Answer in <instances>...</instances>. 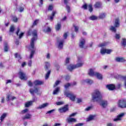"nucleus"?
Returning <instances> with one entry per match:
<instances>
[{
	"label": "nucleus",
	"mask_w": 126,
	"mask_h": 126,
	"mask_svg": "<svg viewBox=\"0 0 126 126\" xmlns=\"http://www.w3.org/2000/svg\"><path fill=\"white\" fill-rule=\"evenodd\" d=\"M84 64V61L82 60V58L81 57H78V62L77 64L75 65L70 64L68 66L67 68L70 71H71L72 70H73V69H75V68H78V67L83 66Z\"/></svg>",
	"instance_id": "nucleus-1"
},
{
	"label": "nucleus",
	"mask_w": 126,
	"mask_h": 126,
	"mask_svg": "<svg viewBox=\"0 0 126 126\" xmlns=\"http://www.w3.org/2000/svg\"><path fill=\"white\" fill-rule=\"evenodd\" d=\"M33 37L31 39V48L32 49V51L31 52L30 59H32L33 58V56H34V54H35V50H34V42L36 41L37 39V31L34 30L32 32Z\"/></svg>",
	"instance_id": "nucleus-2"
},
{
	"label": "nucleus",
	"mask_w": 126,
	"mask_h": 126,
	"mask_svg": "<svg viewBox=\"0 0 126 126\" xmlns=\"http://www.w3.org/2000/svg\"><path fill=\"white\" fill-rule=\"evenodd\" d=\"M92 97L94 102H99L102 100V94L100 90L96 89L93 93Z\"/></svg>",
	"instance_id": "nucleus-3"
},
{
	"label": "nucleus",
	"mask_w": 126,
	"mask_h": 126,
	"mask_svg": "<svg viewBox=\"0 0 126 126\" xmlns=\"http://www.w3.org/2000/svg\"><path fill=\"white\" fill-rule=\"evenodd\" d=\"M64 94L66 97H68L73 102L75 101V98H76V95L75 94L69 92V91H65L64 93Z\"/></svg>",
	"instance_id": "nucleus-4"
},
{
	"label": "nucleus",
	"mask_w": 126,
	"mask_h": 126,
	"mask_svg": "<svg viewBox=\"0 0 126 126\" xmlns=\"http://www.w3.org/2000/svg\"><path fill=\"white\" fill-rule=\"evenodd\" d=\"M118 106L119 108H121L124 109V108H126V99L123 98L118 101Z\"/></svg>",
	"instance_id": "nucleus-5"
},
{
	"label": "nucleus",
	"mask_w": 126,
	"mask_h": 126,
	"mask_svg": "<svg viewBox=\"0 0 126 126\" xmlns=\"http://www.w3.org/2000/svg\"><path fill=\"white\" fill-rule=\"evenodd\" d=\"M76 115V113H74L70 114L69 116V117L66 119V121L67 122V123H68L69 124H71V123H76V119L71 118V117H74V116H75Z\"/></svg>",
	"instance_id": "nucleus-6"
},
{
	"label": "nucleus",
	"mask_w": 126,
	"mask_h": 126,
	"mask_svg": "<svg viewBox=\"0 0 126 126\" xmlns=\"http://www.w3.org/2000/svg\"><path fill=\"white\" fill-rule=\"evenodd\" d=\"M112 52H113V50L106 49L104 48H102L100 51V54H101V55H105V54H107V55H110V54H111Z\"/></svg>",
	"instance_id": "nucleus-7"
},
{
	"label": "nucleus",
	"mask_w": 126,
	"mask_h": 126,
	"mask_svg": "<svg viewBox=\"0 0 126 126\" xmlns=\"http://www.w3.org/2000/svg\"><path fill=\"white\" fill-rule=\"evenodd\" d=\"M19 76L20 79L22 80H27V76L26 74L24 73L22 70H20L19 72Z\"/></svg>",
	"instance_id": "nucleus-8"
},
{
	"label": "nucleus",
	"mask_w": 126,
	"mask_h": 126,
	"mask_svg": "<svg viewBox=\"0 0 126 126\" xmlns=\"http://www.w3.org/2000/svg\"><path fill=\"white\" fill-rule=\"evenodd\" d=\"M99 104H100V105L101 106V107H102V108H107L109 103L108 102V101H107V100L101 99L99 101Z\"/></svg>",
	"instance_id": "nucleus-9"
},
{
	"label": "nucleus",
	"mask_w": 126,
	"mask_h": 126,
	"mask_svg": "<svg viewBox=\"0 0 126 126\" xmlns=\"http://www.w3.org/2000/svg\"><path fill=\"white\" fill-rule=\"evenodd\" d=\"M30 92L32 94V95H33V96H34V93H36V94H37V95L41 94V92L39 91V89H38L37 88H35L34 90L31 89L30 90Z\"/></svg>",
	"instance_id": "nucleus-10"
},
{
	"label": "nucleus",
	"mask_w": 126,
	"mask_h": 126,
	"mask_svg": "<svg viewBox=\"0 0 126 126\" xmlns=\"http://www.w3.org/2000/svg\"><path fill=\"white\" fill-rule=\"evenodd\" d=\"M67 111H68V107L67 105L59 109V112L60 113H65V112H67Z\"/></svg>",
	"instance_id": "nucleus-11"
},
{
	"label": "nucleus",
	"mask_w": 126,
	"mask_h": 126,
	"mask_svg": "<svg viewBox=\"0 0 126 126\" xmlns=\"http://www.w3.org/2000/svg\"><path fill=\"white\" fill-rule=\"evenodd\" d=\"M87 7L89 8V11H90V12H92V11H93V8H92V4H90L87 6V5L85 4L82 6V8H84V9H87Z\"/></svg>",
	"instance_id": "nucleus-12"
},
{
	"label": "nucleus",
	"mask_w": 126,
	"mask_h": 126,
	"mask_svg": "<svg viewBox=\"0 0 126 126\" xmlns=\"http://www.w3.org/2000/svg\"><path fill=\"white\" fill-rule=\"evenodd\" d=\"M37 100V98H35V97H33L32 101H28L25 103V107H30L32 104L33 102L36 101Z\"/></svg>",
	"instance_id": "nucleus-13"
},
{
	"label": "nucleus",
	"mask_w": 126,
	"mask_h": 126,
	"mask_svg": "<svg viewBox=\"0 0 126 126\" xmlns=\"http://www.w3.org/2000/svg\"><path fill=\"white\" fill-rule=\"evenodd\" d=\"M81 82L82 84H85V83L87 84H92V83H93V80L90 79H87L86 80H83Z\"/></svg>",
	"instance_id": "nucleus-14"
},
{
	"label": "nucleus",
	"mask_w": 126,
	"mask_h": 126,
	"mask_svg": "<svg viewBox=\"0 0 126 126\" xmlns=\"http://www.w3.org/2000/svg\"><path fill=\"white\" fill-rule=\"evenodd\" d=\"M124 116H125V113H121L119 114L116 118L114 119V121L118 122V121H121Z\"/></svg>",
	"instance_id": "nucleus-15"
},
{
	"label": "nucleus",
	"mask_w": 126,
	"mask_h": 126,
	"mask_svg": "<svg viewBox=\"0 0 126 126\" xmlns=\"http://www.w3.org/2000/svg\"><path fill=\"white\" fill-rule=\"evenodd\" d=\"M115 60L118 63H124V62H126V59L124 57H116Z\"/></svg>",
	"instance_id": "nucleus-16"
},
{
	"label": "nucleus",
	"mask_w": 126,
	"mask_h": 126,
	"mask_svg": "<svg viewBox=\"0 0 126 126\" xmlns=\"http://www.w3.org/2000/svg\"><path fill=\"white\" fill-rule=\"evenodd\" d=\"M97 72H95L94 69H90L89 70L88 74L90 76H95V74Z\"/></svg>",
	"instance_id": "nucleus-17"
},
{
	"label": "nucleus",
	"mask_w": 126,
	"mask_h": 126,
	"mask_svg": "<svg viewBox=\"0 0 126 126\" xmlns=\"http://www.w3.org/2000/svg\"><path fill=\"white\" fill-rule=\"evenodd\" d=\"M85 45V39L84 38H81L80 40L79 46L80 48H83Z\"/></svg>",
	"instance_id": "nucleus-18"
},
{
	"label": "nucleus",
	"mask_w": 126,
	"mask_h": 126,
	"mask_svg": "<svg viewBox=\"0 0 126 126\" xmlns=\"http://www.w3.org/2000/svg\"><path fill=\"white\" fill-rule=\"evenodd\" d=\"M94 76L97 78V79H99V80H101V79H103V75L102 74L97 72L95 74Z\"/></svg>",
	"instance_id": "nucleus-19"
},
{
	"label": "nucleus",
	"mask_w": 126,
	"mask_h": 126,
	"mask_svg": "<svg viewBox=\"0 0 126 126\" xmlns=\"http://www.w3.org/2000/svg\"><path fill=\"white\" fill-rule=\"evenodd\" d=\"M57 44L59 49H63V40L58 41Z\"/></svg>",
	"instance_id": "nucleus-20"
},
{
	"label": "nucleus",
	"mask_w": 126,
	"mask_h": 126,
	"mask_svg": "<svg viewBox=\"0 0 126 126\" xmlns=\"http://www.w3.org/2000/svg\"><path fill=\"white\" fill-rule=\"evenodd\" d=\"M106 88L109 89V90H114V89H116V86H115V85L113 84L107 85H106Z\"/></svg>",
	"instance_id": "nucleus-21"
},
{
	"label": "nucleus",
	"mask_w": 126,
	"mask_h": 126,
	"mask_svg": "<svg viewBox=\"0 0 126 126\" xmlns=\"http://www.w3.org/2000/svg\"><path fill=\"white\" fill-rule=\"evenodd\" d=\"M6 117H7V113H3L0 117V120L1 122H3V121L4 120V119H5L6 118Z\"/></svg>",
	"instance_id": "nucleus-22"
},
{
	"label": "nucleus",
	"mask_w": 126,
	"mask_h": 126,
	"mask_svg": "<svg viewBox=\"0 0 126 126\" xmlns=\"http://www.w3.org/2000/svg\"><path fill=\"white\" fill-rule=\"evenodd\" d=\"M44 83V81H40V80H35L33 82V84L35 86L37 85H41V84H43Z\"/></svg>",
	"instance_id": "nucleus-23"
},
{
	"label": "nucleus",
	"mask_w": 126,
	"mask_h": 126,
	"mask_svg": "<svg viewBox=\"0 0 126 126\" xmlns=\"http://www.w3.org/2000/svg\"><path fill=\"white\" fill-rule=\"evenodd\" d=\"M49 106V103H43L40 105L39 106V107H37V109H44V108H46V107H48Z\"/></svg>",
	"instance_id": "nucleus-24"
},
{
	"label": "nucleus",
	"mask_w": 126,
	"mask_h": 126,
	"mask_svg": "<svg viewBox=\"0 0 126 126\" xmlns=\"http://www.w3.org/2000/svg\"><path fill=\"white\" fill-rule=\"evenodd\" d=\"M114 26L115 27H120V20L118 18L115 19Z\"/></svg>",
	"instance_id": "nucleus-25"
},
{
	"label": "nucleus",
	"mask_w": 126,
	"mask_h": 126,
	"mask_svg": "<svg viewBox=\"0 0 126 126\" xmlns=\"http://www.w3.org/2000/svg\"><path fill=\"white\" fill-rule=\"evenodd\" d=\"M32 118V115L30 114H27L23 118V120H29Z\"/></svg>",
	"instance_id": "nucleus-26"
},
{
	"label": "nucleus",
	"mask_w": 126,
	"mask_h": 126,
	"mask_svg": "<svg viewBox=\"0 0 126 126\" xmlns=\"http://www.w3.org/2000/svg\"><path fill=\"white\" fill-rule=\"evenodd\" d=\"M15 99H16V97H15V96H13L12 95H11L10 94H9L7 96L6 100L9 101L10 100H12L13 101V100H14Z\"/></svg>",
	"instance_id": "nucleus-27"
},
{
	"label": "nucleus",
	"mask_w": 126,
	"mask_h": 126,
	"mask_svg": "<svg viewBox=\"0 0 126 126\" xmlns=\"http://www.w3.org/2000/svg\"><path fill=\"white\" fill-rule=\"evenodd\" d=\"M50 66H51V64H50V63L49 62L45 63L44 68L45 69H46V70H47V69H49V68H50Z\"/></svg>",
	"instance_id": "nucleus-28"
},
{
	"label": "nucleus",
	"mask_w": 126,
	"mask_h": 126,
	"mask_svg": "<svg viewBox=\"0 0 126 126\" xmlns=\"http://www.w3.org/2000/svg\"><path fill=\"white\" fill-rule=\"evenodd\" d=\"M107 15V14L106 13H101L99 14V17L101 19H103L106 17V16Z\"/></svg>",
	"instance_id": "nucleus-29"
},
{
	"label": "nucleus",
	"mask_w": 126,
	"mask_h": 126,
	"mask_svg": "<svg viewBox=\"0 0 126 126\" xmlns=\"http://www.w3.org/2000/svg\"><path fill=\"white\" fill-rule=\"evenodd\" d=\"M101 5H102V4L100 2H96L95 4H94V7L95 8H99V7H101Z\"/></svg>",
	"instance_id": "nucleus-30"
},
{
	"label": "nucleus",
	"mask_w": 126,
	"mask_h": 126,
	"mask_svg": "<svg viewBox=\"0 0 126 126\" xmlns=\"http://www.w3.org/2000/svg\"><path fill=\"white\" fill-rule=\"evenodd\" d=\"M95 118V116L91 115L87 119V122H90V121H93Z\"/></svg>",
	"instance_id": "nucleus-31"
},
{
	"label": "nucleus",
	"mask_w": 126,
	"mask_h": 126,
	"mask_svg": "<svg viewBox=\"0 0 126 126\" xmlns=\"http://www.w3.org/2000/svg\"><path fill=\"white\" fill-rule=\"evenodd\" d=\"M60 92V88H57L55 89V90L53 92V94L56 95V94H58L59 92Z\"/></svg>",
	"instance_id": "nucleus-32"
},
{
	"label": "nucleus",
	"mask_w": 126,
	"mask_h": 126,
	"mask_svg": "<svg viewBox=\"0 0 126 126\" xmlns=\"http://www.w3.org/2000/svg\"><path fill=\"white\" fill-rule=\"evenodd\" d=\"M15 57L17 58L19 61V60H21V56L20 55V54L18 53H16L15 54Z\"/></svg>",
	"instance_id": "nucleus-33"
},
{
	"label": "nucleus",
	"mask_w": 126,
	"mask_h": 126,
	"mask_svg": "<svg viewBox=\"0 0 126 126\" xmlns=\"http://www.w3.org/2000/svg\"><path fill=\"white\" fill-rule=\"evenodd\" d=\"M61 27H62V26L61 25V24H58L55 27L56 31H59V30H60V29H61Z\"/></svg>",
	"instance_id": "nucleus-34"
},
{
	"label": "nucleus",
	"mask_w": 126,
	"mask_h": 126,
	"mask_svg": "<svg viewBox=\"0 0 126 126\" xmlns=\"http://www.w3.org/2000/svg\"><path fill=\"white\" fill-rule=\"evenodd\" d=\"M4 50L5 52H7L8 51V45H7V43L4 44Z\"/></svg>",
	"instance_id": "nucleus-35"
},
{
	"label": "nucleus",
	"mask_w": 126,
	"mask_h": 126,
	"mask_svg": "<svg viewBox=\"0 0 126 126\" xmlns=\"http://www.w3.org/2000/svg\"><path fill=\"white\" fill-rule=\"evenodd\" d=\"M56 13H57L56 11H53L52 12V15L50 16V20H51V21L53 20V19H54V16H55Z\"/></svg>",
	"instance_id": "nucleus-36"
},
{
	"label": "nucleus",
	"mask_w": 126,
	"mask_h": 126,
	"mask_svg": "<svg viewBox=\"0 0 126 126\" xmlns=\"http://www.w3.org/2000/svg\"><path fill=\"white\" fill-rule=\"evenodd\" d=\"M51 74V70H49L46 74L45 79H48L49 77L50 76V74Z\"/></svg>",
	"instance_id": "nucleus-37"
},
{
	"label": "nucleus",
	"mask_w": 126,
	"mask_h": 126,
	"mask_svg": "<svg viewBox=\"0 0 126 126\" xmlns=\"http://www.w3.org/2000/svg\"><path fill=\"white\" fill-rule=\"evenodd\" d=\"M106 46H107L106 42H103L99 44V47H101V48H103V47H105Z\"/></svg>",
	"instance_id": "nucleus-38"
},
{
	"label": "nucleus",
	"mask_w": 126,
	"mask_h": 126,
	"mask_svg": "<svg viewBox=\"0 0 126 126\" xmlns=\"http://www.w3.org/2000/svg\"><path fill=\"white\" fill-rule=\"evenodd\" d=\"M73 27L74 28L75 32H78V29L79 28L76 25H74Z\"/></svg>",
	"instance_id": "nucleus-39"
},
{
	"label": "nucleus",
	"mask_w": 126,
	"mask_h": 126,
	"mask_svg": "<svg viewBox=\"0 0 126 126\" xmlns=\"http://www.w3.org/2000/svg\"><path fill=\"white\" fill-rule=\"evenodd\" d=\"M97 17L96 16H92L90 17L91 20H96L97 19Z\"/></svg>",
	"instance_id": "nucleus-40"
},
{
	"label": "nucleus",
	"mask_w": 126,
	"mask_h": 126,
	"mask_svg": "<svg viewBox=\"0 0 126 126\" xmlns=\"http://www.w3.org/2000/svg\"><path fill=\"white\" fill-rule=\"evenodd\" d=\"M51 28L48 27L47 28L44 29V32H51Z\"/></svg>",
	"instance_id": "nucleus-41"
},
{
	"label": "nucleus",
	"mask_w": 126,
	"mask_h": 126,
	"mask_svg": "<svg viewBox=\"0 0 126 126\" xmlns=\"http://www.w3.org/2000/svg\"><path fill=\"white\" fill-rule=\"evenodd\" d=\"M29 111L28 109H24L21 112V114H26V113H28Z\"/></svg>",
	"instance_id": "nucleus-42"
},
{
	"label": "nucleus",
	"mask_w": 126,
	"mask_h": 126,
	"mask_svg": "<svg viewBox=\"0 0 126 126\" xmlns=\"http://www.w3.org/2000/svg\"><path fill=\"white\" fill-rule=\"evenodd\" d=\"M110 29L111 31H112V32H116V31L117 30L116 29V28L115 27H114V26H111L110 27Z\"/></svg>",
	"instance_id": "nucleus-43"
},
{
	"label": "nucleus",
	"mask_w": 126,
	"mask_h": 126,
	"mask_svg": "<svg viewBox=\"0 0 126 126\" xmlns=\"http://www.w3.org/2000/svg\"><path fill=\"white\" fill-rule=\"evenodd\" d=\"M122 46H124V47L126 46V40L125 38L123 39V41L122 42Z\"/></svg>",
	"instance_id": "nucleus-44"
},
{
	"label": "nucleus",
	"mask_w": 126,
	"mask_h": 126,
	"mask_svg": "<svg viewBox=\"0 0 126 126\" xmlns=\"http://www.w3.org/2000/svg\"><path fill=\"white\" fill-rule=\"evenodd\" d=\"M70 86H71V84H69V83H67L64 85V87L65 89H67V88H68V87Z\"/></svg>",
	"instance_id": "nucleus-45"
},
{
	"label": "nucleus",
	"mask_w": 126,
	"mask_h": 126,
	"mask_svg": "<svg viewBox=\"0 0 126 126\" xmlns=\"http://www.w3.org/2000/svg\"><path fill=\"white\" fill-rule=\"evenodd\" d=\"M60 83H61V81H56V82H55L54 85V87H56V86H58V85L60 84Z\"/></svg>",
	"instance_id": "nucleus-46"
},
{
	"label": "nucleus",
	"mask_w": 126,
	"mask_h": 126,
	"mask_svg": "<svg viewBox=\"0 0 126 126\" xmlns=\"http://www.w3.org/2000/svg\"><path fill=\"white\" fill-rule=\"evenodd\" d=\"M46 58L47 59V60H50V59H51V54H50V53H47Z\"/></svg>",
	"instance_id": "nucleus-47"
},
{
	"label": "nucleus",
	"mask_w": 126,
	"mask_h": 126,
	"mask_svg": "<svg viewBox=\"0 0 126 126\" xmlns=\"http://www.w3.org/2000/svg\"><path fill=\"white\" fill-rule=\"evenodd\" d=\"M63 101H59L56 102V105L58 106H60V105H63Z\"/></svg>",
	"instance_id": "nucleus-48"
},
{
	"label": "nucleus",
	"mask_w": 126,
	"mask_h": 126,
	"mask_svg": "<svg viewBox=\"0 0 126 126\" xmlns=\"http://www.w3.org/2000/svg\"><path fill=\"white\" fill-rule=\"evenodd\" d=\"M69 61H70V58H66L65 64H67V63H69Z\"/></svg>",
	"instance_id": "nucleus-49"
},
{
	"label": "nucleus",
	"mask_w": 126,
	"mask_h": 126,
	"mask_svg": "<svg viewBox=\"0 0 126 126\" xmlns=\"http://www.w3.org/2000/svg\"><path fill=\"white\" fill-rule=\"evenodd\" d=\"M38 22H39V20H36L35 21H34L33 22V26L37 25V24H38Z\"/></svg>",
	"instance_id": "nucleus-50"
},
{
	"label": "nucleus",
	"mask_w": 126,
	"mask_h": 126,
	"mask_svg": "<svg viewBox=\"0 0 126 126\" xmlns=\"http://www.w3.org/2000/svg\"><path fill=\"white\" fill-rule=\"evenodd\" d=\"M13 31H14V27H13V26H12L10 28V32H13Z\"/></svg>",
	"instance_id": "nucleus-51"
},
{
	"label": "nucleus",
	"mask_w": 126,
	"mask_h": 126,
	"mask_svg": "<svg viewBox=\"0 0 126 126\" xmlns=\"http://www.w3.org/2000/svg\"><path fill=\"white\" fill-rule=\"evenodd\" d=\"M82 98H77V103H82Z\"/></svg>",
	"instance_id": "nucleus-52"
},
{
	"label": "nucleus",
	"mask_w": 126,
	"mask_h": 126,
	"mask_svg": "<svg viewBox=\"0 0 126 126\" xmlns=\"http://www.w3.org/2000/svg\"><path fill=\"white\" fill-rule=\"evenodd\" d=\"M92 109V106H89L85 109V111H90Z\"/></svg>",
	"instance_id": "nucleus-53"
},
{
	"label": "nucleus",
	"mask_w": 126,
	"mask_h": 126,
	"mask_svg": "<svg viewBox=\"0 0 126 126\" xmlns=\"http://www.w3.org/2000/svg\"><path fill=\"white\" fill-rule=\"evenodd\" d=\"M122 87V84L119 83L117 86H116V88L117 89H120V88Z\"/></svg>",
	"instance_id": "nucleus-54"
},
{
	"label": "nucleus",
	"mask_w": 126,
	"mask_h": 126,
	"mask_svg": "<svg viewBox=\"0 0 126 126\" xmlns=\"http://www.w3.org/2000/svg\"><path fill=\"white\" fill-rule=\"evenodd\" d=\"M55 67H56V69L57 70H59V69H60V65L59 64H55Z\"/></svg>",
	"instance_id": "nucleus-55"
},
{
	"label": "nucleus",
	"mask_w": 126,
	"mask_h": 126,
	"mask_svg": "<svg viewBox=\"0 0 126 126\" xmlns=\"http://www.w3.org/2000/svg\"><path fill=\"white\" fill-rule=\"evenodd\" d=\"M115 38L116 39H120V38H121V36L119 34H116L115 35Z\"/></svg>",
	"instance_id": "nucleus-56"
},
{
	"label": "nucleus",
	"mask_w": 126,
	"mask_h": 126,
	"mask_svg": "<svg viewBox=\"0 0 126 126\" xmlns=\"http://www.w3.org/2000/svg\"><path fill=\"white\" fill-rule=\"evenodd\" d=\"M23 10H24V8H23L22 7H20L19 8V11H20V12H22V11H23Z\"/></svg>",
	"instance_id": "nucleus-57"
},
{
	"label": "nucleus",
	"mask_w": 126,
	"mask_h": 126,
	"mask_svg": "<svg viewBox=\"0 0 126 126\" xmlns=\"http://www.w3.org/2000/svg\"><path fill=\"white\" fill-rule=\"evenodd\" d=\"M23 35H24V33L23 32H21L20 35H19V39H21V38H22V36H23Z\"/></svg>",
	"instance_id": "nucleus-58"
},
{
	"label": "nucleus",
	"mask_w": 126,
	"mask_h": 126,
	"mask_svg": "<svg viewBox=\"0 0 126 126\" xmlns=\"http://www.w3.org/2000/svg\"><path fill=\"white\" fill-rule=\"evenodd\" d=\"M28 84L29 86H33V83H32V82L29 81L28 82Z\"/></svg>",
	"instance_id": "nucleus-59"
},
{
	"label": "nucleus",
	"mask_w": 126,
	"mask_h": 126,
	"mask_svg": "<svg viewBox=\"0 0 126 126\" xmlns=\"http://www.w3.org/2000/svg\"><path fill=\"white\" fill-rule=\"evenodd\" d=\"M53 9V5H50L48 7V10H52Z\"/></svg>",
	"instance_id": "nucleus-60"
},
{
	"label": "nucleus",
	"mask_w": 126,
	"mask_h": 126,
	"mask_svg": "<svg viewBox=\"0 0 126 126\" xmlns=\"http://www.w3.org/2000/svg\"><path fill=\"white\" fill-rule=\"evenodd\" d=\"M83 126V123H78L76 124L75 126Z\"/></svg>",
	"instance_id": "nucleus-61"
},
{
	"label": "nucleus",
	"mask_w": 126,
	"mask_h": 126,
	"mask_svg": "<svg viewBox=\"0 0 126 126\" xmlns=\"http://www.w3.org/2000/svg\"><path fill=\"white\" fill-rule=\"evenodd\" d=\"M29 66H31L32 65V61H30L28 63Z\"/></svg>",
	"instance_id": "nucleus-62"
},
{
	"label": "nucleus",
	"mask_w": 126,
	"mask_h": 126,
	"mask_svg": "<svg viewBox=\"0 0 126 126\" xmlns=\"http://www.w3.org/2000/svg\"><path fill=\"white\" fill-rule=\"evenodd\" d=\"M62 126V124H61L60 123H56L55 124H54L53 126Z\"/></svg>",
	"instance_id": "nucleus-63"
},
{
	"label": "nucleus",
	"mask_w": 126,
	"mask_h": 126,
	"mask_svg": "<svg viewBox=\"0 0 126 126\" xmlns=\"http://www.w3.org/2000/svg\"><path fill=\"white\" fill-rule=\"evenodd\" d=\"M107 126H113V124L111 123H107Z\"/></svg>",
	"instance_id": "nucleus-64"
}]
</instances>
